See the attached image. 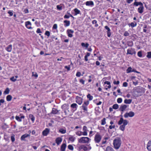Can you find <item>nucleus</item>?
Here are the masks:
<instances>
[{"label": "nucleus", "mask_w": 151, "mask_h": 151, "mask_svg": "<svg viewBox=\"0 0 151 151\" xmlns=\"http://www.w3.org/2000/svg\"><path fill=\"white\" fill-rule=\"evenodd\" d=\"M4 100L3 99H1L0 100V106L1 105V103H3L4 102Z\"/></svg>", "instance_id": "61"}, {"label": "nucleus", "mask_w": 151, "mask_h": 151, "mask_svg": "<svg viewBox=\"0 0 151 151\" xmlns=\"http://www.w3.org/2000/svg\"><path fill=\"white\" fill-rule=\"evenodd\" d=\"M81 45L83 48L86 49L88 48L89 44L88 43H85L84 42H82L81 43Z\"/></svg>", "instance_id": "23"}, {"label": "nucleus", "mask_w": 151, "mask_h": 151, "mask_svg": "<svg viewBox=\"0 0 151 151\" xmlns=\"http://www.w3.org/2000/svg\"><path fill=\"white\" fill-rule=\"evenodd\" d=\"M66 145L65 144H63L61 146L60 150L61 151H65V150Z\"/></svg>", "instance_id": "30"}, {"label": "nucleus", "mask_w": 151, "mask_h": 151, "mask_svg": "<svg viewBox=\"0 0 151 151\" xmlns=\"http://www.w3.org/2000/svg\"><path fill=\"white\" fill-rule=\"evenodd\" d=\"M25 25L26 27L28 29H32V27H31L32 24L29 21H27L25 22Z\"/></svg>", "instance_id": "15"}, {"label": "nucleus", "mask_w": 151, "mask_h": 151, "mask_svg": "<svg viewBox=\"0 0 151 151\" xmlns=\"http://www.w3.org/2000/svg\"><path fill=\"white\" fill-rule=\"evenodd\" d=\"M113 83L114 84L118 85L119 83V81H114L113 82Z\"/></svg>", "instance_id": "60"}, {"label": "nucleus", "mask_w": 151, "mask_h": 151, "mask_svg": "<svg viewBox=\"0 0 151 151\" xmlns=\"http://www.w3.org/2000/svg\"><path fill=\"white\" fill-rule=\"evenodd\" d=\"M128 83L126 82H124L123 83V86L124 87H126L127 86Z\"/></svg>", "instance_id": "59"}, {"label": "nucleus", "mask_w": 151, "mask_h": 151, "mask_svg": "<svg viewBox=\"0 0 151 151\" xmlns=\"http://www.w3.org/2000/svg\"><path fill=\"white\" fill-rule=\"evenodd\" d=\"M58 28L57 25L56 24H54L52 27V29L53 30V32H57L58 30L57 29Z\"/></svg>", "instance_id": "31"}, {"label": "nucleus", "mask_w": 151, "mask_h": 151, "mask_svg": "<svg viewBox=\"0 0 151 151\" xmlns=\"http://www.w3.org/2000/svg\"><path fill=\"white\" fill-rule=\"evenodd\" d=\"M79 82L83 84H84L85 83V81L83 79H80L79 80Z\"/></svg>", "instance_id": "55"}, {"label": "nucleus", "mask_w": 151, "mask_h": 151, "mask_svg": "<svg viewBox=\"0 0 151 151\" xmlns=\"http://www.w3.org/2000/svg\"><path fill=\"white\" fill-rule=\"evenodd\" d=\"M128 106L125 104L121 105L119 109L120 111L123 112L125 110L127 107Z\"/></svg>", "instance_id": "19"}, {"label": "nucleus", "mask_w": 151, "mask_h": 151, "mask_svg": "<svg viewBox=\"0 0 151 151\" xmlns=\"http://www.w3.org/2000/svg\"><path fill=\"white\" fill-rule=\"evenodd\" d=\"M32 76H34L36 78H37L38 77V75L36 73H35L33 72L32 73Z\"/></svg>", "instance_id": "53"}, {"label": "nucleus", "mask_w": 151, "mask_h": 151, "mask_svg": "<svg viewBox=\"0 0 151 151\" xmlns=\"http://www.w3.org/2000/svg\"><path fill=\"white\" fill-rule=\"evenodd\" d=\"M144 7L143 5L142 6H139L138 8V12L140 14H142L144 11Z\"/></svg>", "instance_id": "20"}, {"label": "nucleus", "mask_w": 151, "mask_h": 151, "mask_svg": "<svg viewBox=\"0 0 151 151\" xmlns=\"http://www.w3.org/2000/svg\"><path fill=\"white\" fill-rule=\"evenodd\" d=\"M127 54H130L132 55L133 54L135 55L136 53V52L134 49L133 48H130V49H128L127 50Z\"/></svg>", "instance_id": "8"}, {"label": "nucleus", "mask_w": 151, "mask_h": 151, "mask_svg": "<svg viewBox=\"0 0 151 151\" xmlns=\"http://www.w3.org/2000/svg\"><path fill=\"white\" fill-rule=\"evenodd\" d=\"M105 151H114V150L111 147L108 146L106 147Z\"/></svg>", "instance_id": "39"}, {"label": "nucleus", "mask_w": 151, "mask_h": 151, "mask_svg": "<svg viewBox=\"0 0 151 151\" xmlns=\"http://www.w3.org/2000/svg\"><path fill=\"white\" fill-rule=\"evenodd\" d=\"M135 1L134 3V5L136 6H138V5H139L140 6H142L143 5V4L140 2H137L136 0H135Z\"/></svg>", "instance_id": "27"}, {"label": "nucleus", "mask_w": 151, "mask_h": 151, "mask_svg": "<svg viewBox=\"0 0 151 151\" xmlns=\"http://www.w3.org/2000/svg\"><path fill=\"white\" fill-rule=\"evenodd\" d=\"M106 118H104L103 119L101 120V124L102 125H104L106 124Z\"/></svg>", "instance_id": "43"}, {"label": "nucleus", "mask_w": 151, "mask_h": 151, "mask_svg": "<svg viewBox=\"0 0 151 151\" xmlns=\"http://www.w3.org/2000/svg\"><path fill=\"white\" fill-rule=\"evenodd\" d=\"M83 132L81 131H77L76 132V135L81 136L82 135L87 136L88 135V130L87 127L84 126L83 127Z\"/></svg>", "instance_id": "1"}, {"label": "nucleus", "mask_w": 151, "mask_h": 151, "mask_svg": "<svg viewBox=\"0 0 151 151\" xmlns=\"http://www.w3.org/2000/svg\"><path fill=\"white\" fill-rule=\"evenodd\" d=\"M93 102L96 104L97 105H99L102 104V102L99 101V102H97V99H96L93 100Z\"/></svg>", "instance_id": "35"}, {"label": "nucleus", "mask_w": 151, "mask_h": 151, "mask_svg": "<svg viewBox=\"0 0 151 151\" xmlns=\"http://www.w3.org/2000/svg\"><path fill=\"white\" fill-rule=\"evenodd\" d=\"M62 139L61 138L58 137L56 138V142L57 145H59L62 142Z\"/></svg>", "instance_id": "25"}, {"label": "nucleus", "mask_w": 151, "mask_h": 151, "mask_svg": "<svg viewBox=\"0 0 151 151\" xmlns=\"http://www.w3.org/2000/svg\"><path fill=\"white\" fill-rule=\"evenodd\" d=\"M30 136L29 134H25L22 135L20 139L22 141H25V139Z\"/></svg>", "instance_id": "17"}, {"label": "nucleus", "mask_w": 151, "mask_h": 151, "mask_svg": "<svg viewBox=\"0 0 151 151\" xmlns=\"http://www.w3.org/2000/svg\"><path fill=\"white\" fill-rule=\"evenodd\" d=\"M105 84H107V85H108L109 86H107L108 88H106V89H107V88H111V86L110 85V82L108 81H106L104 83Z\"/></svg>", "instance_id": "38"}, {"label": "nucleus", "mask_w": 151, "mask_h": 151, "mask_svg": "<svg viewBox=\"0 0 151 151\" xmlns=\"http://www.w3.org/2000/svg\"><path fill=\"white\" fill-rule=\"evenodd\" d=\"M89 102L88 101H84L82 106H81L82 109L84 112H87L88 111V106L89 104Z\"/></svg>", "instance_id": "5"}, {"label": "nucleus", "mask_w": 151, "mask_h": 151, "mask_svg": "<svg viewBox=\"0 0 151 151\" xmlns=\"http://www.w3.org/2000/svg\"><path fill=\"white\" fill-rule=\"evenodd\" d=\"M62 6L61 5H58L57 6V9L59 10H61L62 9Z\"/></svg>", "instance_id": "47"}, {"label": "nucleus", "mask_w": 151, "mask_h": 151, "mask_svg": "<svg viewBox=\"0 0 151 151\" xmlns=\"http://www.w3.org/2000/svg\"><path fill=\"white\" fill-rule=\"evenodd\" d=\"M81 75V73L80 72H78L76 74V76L78 77H80Z\"/></svg>", "instance_id": "54"}, {"label": "nucleus", "mask_w": 151, "mask_h": 151, "mask_svg": "<svg viewBox=\"0 0 151 151\" xmlns=\"http://www.w3.org/2000/svg\"><path fill=\"white\" fill-rule=\"evenodd\" d=\"M12 49V45H8L6 48V50L8 52H10L11 51Z\"/></svg>", "instance_id": "29"}, {"label": "nucleus", "mask_w": 151, "mask_h": 151, "mask_svg": "<svg viewBox=\"0 0 151 151\" xmlns=\"http://www.w3.org/2000/svg\"><path fill=\"white\" fill-rule=\"evenodd\" d=\"M10 90L9 88H7L4 91V93L5 94H7L9 93Z\"/></svg>", "instance_id": "40"}, {"label": "nucleus", "mask_w": 151, "mask_h": 151, "mask_svg": "<svg viewBox=\"0 0 151 151\" xmlns=\"http://www.w3.org/2000/svg\"><path fill=\"white\" fill-rule=\"evenodd\" d=\"M36 32L37 33H41L42 32H41L40 29V28H38Z\"/></svg>", "instance_id": "63"}, {"label": "nucleus", "mask_w": 151, "mask_h": 151, "mask_svg": "<svg viewBox=\"0 0 151 151\" xmlns=\"http://www.w3.org/2000/svg\"><path fill=\"white\" fill-rule=\"evenodd\" d=\"M147 148L148 151H151V141L149 140L147 145Z\"/></svg>", "instance_id": "21"}, {"label": "nucleus", "mask_w": 151, "mask_h": 151, "mask_svg": "<svg viewBox=\"0 0 151 151\" xmlns=\"http://www.w3.org/2000/svg\"><path fill=\"white\" fill-rule=\"evenodd\" d=\"M58 111L55 108H53L52 109V113L53 114H56Z\"/></svg>", "instance_id": "44"}, {"label": "nucleus", "mask_w": 151, "mask_h": 151, "mask_svg": "<svg viewBox=\"0 0 151 151\" xmlns=\"http://www.w3.org/2000/svg\"><path fill=\"white\" fill-rule=\"evenodd\" d=\"M63 22L65 24L64 26L65 27H68L70 25V22L69 21L67 20H64L63 21Z\"/></svg>", "instance_id": "28"}, {"label": "nucleus", "mask_w": 151, "mask_h": 151, "mask_svg": "<svg viewBox=\"0 0 151 151\" xmlns=\"http://www.w3.org/2000/svg\"><path fill=\"white\" fill-rule=\"evenodd\" d=\"M132 101L131 99H125L124 100V103L126 104H130Z\"/></svg>", "instance_id": "34"}, {"label": "nucleus", "mask_w": 151, "mask_h": 151, "mask_svg": "<svg viewBox=\"0 0 151 151\" xmlns=\"http://www.w3.org/2000/svg\"><path fill=\"white\" fill-rule=\"evenodd\" d=\"M119 106L118 104H116L113 105L112 107L113 109H117L119 108Z\"/></svg>", "instance_id": "42"}, {"label": "nucleus", "mask_w": 151, "mask_h": 151, "mask_svg": "<svg viewBox=\"0 0 151 151\" xmlns=\"http://www.w3.org/2000/svg\"><path fill=\"white\" fill-rule=\"evenodd\" d=\"M125 127L122 125H121L119 127V129L121 130L124 131L125 129Z\"/></svg>", "instance_id": "41"}, {"label": "nucleus", "mask_w": 151, "mask_h": 151, "mask_svg": "<svg viewBox=\"0 0 151 151\" xmlns=\"http://www.w3.org/2000/svg\"><path fill=\"white\" fill-rule=\"evenodd\" d=\"M61 107L63 110H68V111H69L68 110L69 107L68 104H64Z\"/></svg>", "instance_id": "18"}, {"label": "nucleus", "mask_w": 151, "mask_h": 151, "mask_svg": "<svg viewBox=\"0 0 151 151\" xmlns=\"http://www.w3.org/2000/svg\"><path fill=\"white\" fill-rule=\"evenodd\" d=\"M127 73H130L131 72H133L136 73H138V72L136 71L135 70L132 69L131 67H129L127 70Z\"/></svg>", "instance_id": "22"}, {"label": "nucleus", "mask_w": 151, "mask_h": 151, "mask_svg": "<svg viewBox=\"0 0 151 151\" xmlns=\"http://www.w3.org/2000/svg\"><path fill=\"white\" fill-rule=\"evenodd\" d=\"M86 4L87 6H93L94 5V3L92 1H87L86 3Z\"/></svg>", "instance_id": "24"}, {"label": "nucleus", "mask_w": 151, "mask_h": 151, "mask_svg": "<svg viewBox=\"0 0 151 151\" xmlns=\"http://www.w3.org/2000/svg\"><path fill=\"white\" fill-rule=\"evenodd\" d=\"M76 139V138L75 137L73 136H71L69 138V140L71 142H73L75 139Z\"/></svg>", "instance_id": "32"}, {"label": "nucleus", "mask_w": 151, "mask_h": 151, "mask_svg": "<svg viewBox=\"0 0 151 151\" xmlns=\"http://www.w3.org/2000/svg\"><path fill=\"white\" fill-rule=\"evenodd\" d=\"M45 35L49 37L50 36V33L48 31H46L45 33Z\"/></svg>", "instance_id": "51"}, {"label": "nucleus", "mask_w": 151, "mask_h": 151, "mask_svg": "<svg viewBox=\"0 0 151 151\" xmlns=\"http://www.w3.org/2000/svg\"><path fill=\"white\" fill-rule=\"evenodd\" d=\"M91 140V139L87 137H82L78 139L79 143H88Z\"/></svg>", "instance_id": "4"}, {"label": "nucleus", "mask_w": 151, "mask_h": 151, "mask_svg": "<svg viewBox=\"0 0 151 151\" xmlns=\"http://www.w3.org/2000/svg\"><path fill=\"white\" fill-rule=\"evenodd\" d=\"M72 13L73 14L74 16H76L78 14H80L81 11L78 9L75 8L72 11Z\"/></svg>", "instance_id": "10"}, {"label": "nucleus", "mask_w": 151, "mask_h": 151, "mask_svg": "<svg viewBox=\"0 0 151 151\" xmlns=\"http://www.w3.org/2000/svg\"><path fill=\"white\" fill-rule=\"evenodd\" d=\"M70 107L72 109L73 111L74 112L76 110L78 107V105L76 103H73L71 105Z\"/></svg>", "instance_id": "16"}, {"label": "nucleus", "mask_w": 151, "mask_h": 151, "mask_svg": "<svg viewBox=\"0 0 151 151\" xmlns=\"http://www.w3.org/2000/svg\"><path fill=\"white\" fill-rule=\"evenodd\" d=\"M128 122L127 120H124L123 118H121L118 122V124L119 125H121L123 124L122 125L125 127L128 124Z\"/></svg>", "instance_id": "6"}, {"label": "nucleus", "mask_w": 151, "mask_h": 151, "mask_svg": "<svg viewBox=\"0 0 151 151\" xmlns=\"http://www.w3.org/2000/svg\"><path fill=\"white\" fill-rule=\"evenodd\" d=\"M65 68L67 69L68 70H70V65L69 66H65Z\"/></svg>", "instance_id": "57"}, {"label": "nucleus", "mask_w": 151, "mask_h": 151, "mask_svg": "<svg viewBox=\"0 0 151 151\" xmlns=\"http://www.w3.org/2000/svg\"><path fill=\"white\" fill-rule=\"evenodd\" d=\"M146 57L148 58H151V52H148Z\"/></svg>", "instance_id": "45"}, {"label": "nucleus", "mask_w": 151, "mask_h": 151, "mask_svg": "<svg viewBox=\"0 0 151 151\" xmlns=\"http://www.w3.org/2000/svg\"><path fill=\"white\" fill-rule=\"evenodd\" d=\"M76 102L79 105H81L82 103L83 99L79 96H77L76 98Z\"/></svg>", "instance_id": "13"}, {"label": "nucleus", "mask_w": 151, "mask_h": 151, "mask_svg": "<svg viewBox=\"0 0 151 151\" xmlns=\"http://www.w3.org/2000/svg\"><path fill=\"white\" fill-rule=\"evenodd\" d=\"M115 127V126L114 125H110L109 126V128L110 129H112L114 128Z\"/></svg>", "instance_id": "62"}, {"label": "nucleus", "mask_w": 151, "mask_h": 151, "mask_svg": "<svg viewBox=\"0 0 151 151\" xmlns=\"http://www.w3.org/2000/svg\"><path fill=\"white\" fill-rule=\"evenodd\" d=\"M105 28L107 30V31H110V28L107 26H105Z\"/></svg>", "instance_id": "64"}, {"label": "nucleus", "mask_w": 151, "mask_h": 151, "mask_svg": "<svg viewBox=\"0 0 151 151\" xmlns=\"http://www.w3.org/2000/svg\"><path fill=\"white\" fill-rule=\"evenodd\" d=\"M25 116L23 115L20 114V116H16L15 117V119L19 122H21L22 121V119H24Z\"/></svg>", "instance_id": "12"}, {"label": "nucleus", "mask_w": 151, "mask_h": 151, "mask_svg": "<svg viewBox=\"0 0 151 151\" xmlns=\"http://www.w3.org/2000/svg\"><path fill=\"white\" fill-rule=\"evenodd\" d=\"M66 32L69 37H73V34L74 32L73 30L71 29H68Z\"/></svg>", "instance_id": "11"}, {"label": "nucleus", "mask_w": 151, "mask_h": 151, "mask_svg": "<svg viewBox=\"0 0 151 151\" xmlns=\"http://www.w3.org/2000/svg\"><path fill=\"white\" fill-rule=\"evenodd\" d=\"M134 115V113L132 111H130L129 112L126 113L124 115L125 118H127L128 117H132Z\"/></svg>", "instance_id": "7"}, {"label": "nucleus", "mask_w": 151, "mask_h": 151, "mask_svg": "<svg viewBox=\"0 0 151 151\" xmlns=\"http://www.w3.org/2000/svg\"><path fill=\"white\" fill-rule=\"evenodd\" d=\"M136 25H137V24L136 23H134L133 22H132L130 24V26L132 27H135V26H136Z\"/></svg>", "instance_id": "52"}, {"label": "nucleus", "mask_w": 151, "mask_h": 151, "mask_svg": "<svg viewBox=\"0 0 151 151\" xmlns=\"http://www.w3.org/2000/svg\"><path fill=\"white\" fill-rule=\"evenodd\" d=\"M101 138V137L99 134H96L94 138L95 142L96 143H99L100 141Z\"/></svg>", "instance_id": "9"}, {"label": "nucleus", "mask_w": 151, "mask_h": 151, "mask_svg": "<svg viewBox=\"0 0 151 151\" xmlns=\"http://www.w3.org/2000/svg\"><path fill=\"white\" fill-rule=\"evenodd\" d=\"M91 148V147L89 145L87 147L84 145H80L78 146V150L79 151H88Z\"/></svg>", "instance_id": "3"}, {"label": "nucleus", "mask_w": 151, "mask_h": 151, "mask_svg": "<svg viewBox=\"0 0 151 151\" xmlns=\"http://www.w3.org/2000/svg\"><path fill=\"white\" fill-rule=\"evenodd\" d=\"M12 98V97L11 95H8L6 97V100L7 101H9L11 100Z\"/></svg>", "instance_id": "36"}, {"label": "nucleus", "mask_w": 151, "mask_h": 151, "mask_svg": "<svg viewBox=\"0 0 151 151\" xmlns=\"http://www.w3.org/2000/svg\"><path fill=\"white\" fill-rule=\"evenodd\" d=\"M68 148L70 150H73L74 149L73 147L71 145H69L68 146Z\"/></svg>", "instance_id": "46"}, {"label": "nucleus", "mask_w": 151, "mask_h": 151, "mask_svg": "<svg viewBox=\"0 0 151 151\" xmlns=\"http://www.w3.org/2000/svg\"><path fill=\"white\" fill-rule=\"evenodd\" d=\"M121 144V140L119 137H117L114 139L113 142V145L114 148L116 149L119 148Z\"/></svg>", "instance_id": "2"}, {"label": "nucleus", "mask_w": 151, "mask_h": 151, "mask_svg": "<svg viewBox=\"0 0 151 151\" xmlns=\"http://www.w3.org/2000/svg\"><path fill=\"white\" fill-rule=\"evenodd\" d=\"M50 130L48 128H45L42 132V135L44 136H47L49 133Z\"/></svg>", "instance_id": "14"}, {"label": "nucleus", "mask_w": 151, "mask_h": 151, "mask_svg": "<svg viewBox=\"0 0 151 151\" xmlns=\"http://www.w3.org/2000/svg\"><path fill=\"white\" fill-rule=\"evenodd\" d=\"M11 140L12 142L15 141V139L14 136H12L11 137Z\"/></svg>", "instance_id": "58"}, {"label": "nucleus", "mask_w": 151, "mask_h": 151, "mask_svg": "<svg viewBox=\"0 0 151 151\" xmlns=\"http://www.w3.org/2000/svg\"><path fill=\"white\" fill-rule=\"evenodd\" d=\"M138 56L140 58L142 57V52L141 51H139L137 53Z\"/></svg>", "instance_id": "48"}, {"label": "nucleus", "mask_w": 151, "mask_h": 151, "mask_svg": "<svg viewBox=\"0 0 151 151\" xmlns=\"http://www.w3.org/2000/svg\"><path fill=\"white\" fill-rule=\"evenodd\" d=\"M122 99L121 98H118L117 99V102L118 103H120L122 102Z\"/></svg>", "instance_id": "50"}, {"label": "nucleus", "mask_w": 151, "mask_h": 151, "mask_svg": "<svg viewBox=\"0 0 151 151\" xmlns=\"http://www.w3.org/2000/svg\"><path fill=\"white\" fill-rule=\"evenodd\" d=\"M10 80L12 81L15 82L17 80L16 78L13 76L10 78Z\"/></svg>", "instance_id": "49"}, {"label": "nucleus", "mask_w": 151, "mask_h": 151, "mask_svg": "<svg viewBox=\"0 0 151 151\" xmlns=\"http://www.w3.org/2000/svg\"><path fill=\"white\" fill-rule=\"evenodd\" d=\"M29 117L32 121V122H34L35 120V117L32 114H30L29 115Z\"/></svg>", "instance_id": "33"}, {"label": "nucleus", "mask_w": 151, "mask_h": 151, "mask_svg": "<svg viewBox=\"0 0 151 151\" xmlns=\"http://www.w3.org/2000/svg\"><path fill=\"white\" fill-rule=\"evenodd\" d=\"M58 132L61 134H64L66 132V129L65 128H61L59 129Z\"/></svg>", "instance_id": "26"}, {"label": "nucleus", "mask_w": 151, "mask_h": 151, "mask_svg": "<svg viewBox=\"0 0 151 151\" xmlns=\"http://www.w3.org/2000/svg\"><path fill=\"white\" fill-rule=\"evenodd\" d=\"M87 97L90 101L92 100L93 98V97L91 96L90 94H88L87 95Z\"/></svg>", "instance_id": "37"}, {"label": "nucleus", "mask_w": 151, "mask_h": 151, "mask_svg": "<svg viewBox=\"0 0 151 151\" xmlns=\"http://www.w3.org/2000/svg\"><path fill=\"white\" fill-rule=\"evenodd\" d=\"M129 33L127 31H125L124 34V35L125 36H129Z\"/></svg>", "instance_id": "56"}]
</instances>
